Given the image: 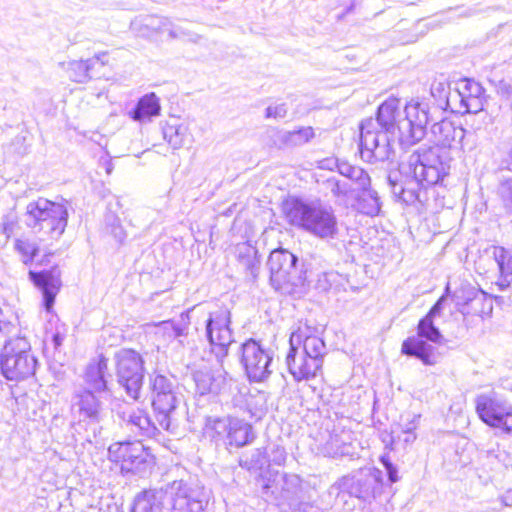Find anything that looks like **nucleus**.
Masks as SVG:
<instances>
[{"mask_svg": "<svg viewBox=\"0 0 512 512\" xmlns=\"http://www.w3.org/2000/svg\"><path fill=\"white\" fill-rule=\"evenodd\" d=\"M432 121L428 104L415 102L402 107L399 98L389 97L378 106L374 118H366L359 124L361 158L369 163L389 160L394 155L396 141L403 149L419 143Z\"/></svg>", "mask_w": 512, "mask_h": 512, "instance_id": "obj_1", "label": "nucleus"}, {"mask_svg": "<svg viewBox=\"0 0 512 512\" xmlns=\"http://www.w3.org/2000/svg\"><path fill=\"white\" fill-rule=\"evenodd\" d=\"M205 336L209 343L210 353L220 367L217 369L203 367L192 374L196 391L200 395H221L228 392L231 378L222 367L224 359L229 354L230 346L235 342L231 329V313L226 307H221L209 313L205 322Z\"/></svg>", "mask_w": 512, "mask_h": 512, "instance_id": "obj_2", "label": "nucleus"}, {"mask_svg": "<svg viewBox=\"0 0 512 512\" xmlns=\"http://www.w3.org/2000/svg\"><path fill=\"white\" fill-rule=\"evenodd\" d=\"M287 222L321 239H335L339 233L338 219L334 209L320 200L308 201L291 196L282 204Z\"/></svg>", "mask_w": 512, "mask_h": 512, "instance_id": "obj_3", "label": "nucleus"}, {"mask_svg": "<svg viewBox=\"0 0 512 512\" xmlns=\"http://www.w3.org/2000/svg\"><path fill=\"white\" fill-rule=\"evenodd\" d=\"M267 265L271 286L285 295L301 293L306 285V280L314 273L311 262H300L297 255L284 248L273 250L269 255Z\"/></svg>", "mask_w": 512, "mask_h": 512, "instance_id": "obj_4", "label": "nucleus"}, {"mask_svg": "<svg viewBox=\"0 0 512 512\" xmlns=\"http://www.w3.org/2000/svg\"><path fill=\"white\" fill-rule=\"evenodd\" d=\"M69 208V201L63 197L59 201L39 197L27 204L23 222L34 233H43L52 239H58L67 227Z\"/></svg>", "mask_w": 512, "mask_h": 512, "instance_id": "obj_5", "label": "nucleus"}, {"mask_svg": "<svg viewBox=\"0 0 512 512\" xmlns=\"http://www.w3.org/2000/svg\"><path fill=\"white\" fill-rule=\"evenodd\" d=\"M150 398L159 426L174 434L173 414L182 401L179 384L175 376L153 371L148 376Z\"/></svg>", "mask_w": 512, "mask_h": 512, "instance_id": "obj_6", "label": "nucleus"}, {"mask_svg": "<svg viewBox=\"0 0 512 512\" xmlns=\"http://www.w3.org/2000/svg\"><path fill=\"white\" fill-rule=\"evenodd\" d=\"M38 361L31 353L25 337L6 339L0 352V372L9 381H22L32 376Z\"/></svg>", "mask_w": 512, "mask_h": 512, "instance_id": "obj_7", "label": "nucleus"}, {"mask_svg": "<svg viewBox=\"0 0 512 512\" xmlns=\"http://www.w3.org/2000/svg\"><path fill=\"white\" fill-rule=\"evenodd\" d=\"M384 485L383 473L380 469L365 467L340 478L330 487L329 493L335 494L336 499L342 501H345L346 495L368 501L380 495Z\"/></svg>", "mask_w": 512, "mask_h": 512, "instance_id": "obj_8", "label": "nucleus"}, {"mask_svg": "<svg viewBox=\"0 0 512 512\" xmlns=\"http://www.w3.org/2000/svg\"><path fill=\"white\" fill-rule=\"evenodd\" d=\"M452 156L439 146L419 147L409 159V170L422 177L427 186L437 185L449 175Z\"/></svg>", "mask_w": 512, "mask_h": 512, "instance_id": "obj_9", "label": "nucleus"}, {"mask_svg": "<svg viewBox=\"0 0 512 512\" xmlns=\"http://www.w3.org/2000/svg\"><path fill=\"white\" fill-rule=\"evenodd\" d=\"M108 453L111 461L120 464L123 475L144 477L151 473L156 464L151 449L139 440L113 443Z\"/></svg>", "mask_w": 512, "mask_h": 512, "instance_id": "obj_10", "label": "nucleus"}, {"mask_svg": "<svg viewBox=\"0 0 512 512\" xmlns=\"http://www.w3.org/2000/svg\"><path fill=\"white\" fill-rule=\"evenodd\" d=\"M444 337L435 325L434 319L422 317L417 325V336L405 339L401 346L404 355L419 359L424 365H434L438 361L436 348L432 344H441Z\"/></svg>", "mask_w": 512, "mask_h": 512, "instance_id": "obj_11", "label": "nucleus"}, {"mask_svg": "<svg viewBox=\"0 0 512 512\" xmlns=\"http://www.w3.org/2000/svg\"><path fill=\"white\" fill-rule=\"evenodd\" d=\"M114 368L118 384L133 400L140 398L144 380V359L133 349L122 348L114 354Z\"/></svg>", "mask_w": 512, "mask_h": 512, "instance_id": "obj_12", "label": "nucleus"}, {"mask_svg": "<svg viewBox=\"0 0 512 512\" xmlns=\"http://www.w3.org/2000/svg\"><path fill=\"white\" fill-rule=\"evenodd\" d=\"M263 494L272 496L277 505L284 509L296 511L303 505L301 479L295 474H280L278 471L273 474L269 471L262 486Z\"/></svg>", "mask_w": 512, "mask_h": 512, "instance_id": "obj_13", "label": "nucleus"}, {"mask_svg": "<svg viewBox=\"0 0 512 512\" xmlns=\"http://www.w3.org/2000/svg\"><path fill=\"white\" fill-rule=\"evenodd\" d=\"M170 498L169 512H203L208 505V496L203 487L174 480L165 486Z\"/></svg>", "mask_w": 512, "mask_h": 512, "instance_id": "obj_14", "label": "nucleus"}, {"mask_svg": "<svg viewBox=\"0 0 512 512\" xmlns=\"http://www.w3.org/2000/svg\"><path fill=\"white\" fill-rule=\"evenodd\" d=\"M240 362L251 382H263L272 373L273 352L259 341L250 338L239 347Z\"/></svg>", "mask_w": 512, "mask_h": 512, "instance_id": "obj_15", "label": "nucleus"}, {"mask_svg": "<svg viewBox=\"0 0 512 512\" xmlns=\"http://www.w3.org/2000/svg\"><path fill=\"white\" fill-rule=\"evenodd\" d=\"M476 412L488 426L499 428L506 433L512 432V405L494 395L477 396Z\"/></svg>", "mask_w": 512, "mask_h": 512, "instance_id": "obj_16", "label": "nucleus"}, {"mask_svg": "<svg viewBox=\"0 0 512 512\" xmlns=\"http://www.w3.org/2000/svg\"><path fill=\"white\" fill-rule=\"evenodd\" d=\"M403 175L402 172H393L388 175V184L395 201L407 206L423 204L427 200V184L420 176Z\"/></svg>", "mask_w": 512, "mask_h": 512, "instance_id": "obj_17", "label": "nucleus"}, {"mask_svg": "<svg viewBox=\"0 0 512 512\" xmlns=\"http://www.w3.org/2000/svg\"><path fill=\"white\" fill-rule=\"evenodd\" d=\"M316 332L315 327L305 324L291 334L289 344L298 347L302 345V352L312 361L318 362L322 369L324 357L327 355V347L324 340L314 334Z\"/></svg>", "mask_w": 512, "mask_h": 512, "instance_id": "obj_18", "label": "nucleus"}, {"mask_svg": "<svg viewBox=\"0 0 512 512\" xmlns=\"http://www.w3.org/2000/svg\"><path fill=\"white\" fill-rule=\"evenodd\" d=\"M28 274L30 281L42 292L45 310L50 311L62 286L60 269L53 266L39 272L30 270Z\"/></svg>", "mask_w": 512, "mask_h": 512, "instance_id": "obj_19", "label": "nucleus"}, {"mask_svg": "<svg viewBox=\"0 0 512 512\" xmlns=\"http://www.w3.org/2000/svg\"><path fill=\"white\" fill-rule=\"evenodd\" d=\"M433 146H439L445 150L461 149L466 130L461 125H456L448 119H442L431 125Z\"/></svg>", "mask_w": 512, "mask_h": 512, "instance_id": "obj_20", "label": "nucleus"}, {"mask_svg": "<svg viewBox=\"0 0 512 512\" xmlns=\"http://www.w3.org/2000/svg\"><path fill=\"white\" fill-rule=\"evenodd\" d=\"M98 395L90 389L81 388L74 392L73 407L77 408L79 416L89 423H99L104 417V407Z\"/></svg>", "mask_w": 512, "mask_h": 512, "instance_id": "obj_21", "label": "nucleus"}, {"mask_svg": "<svg viewBox=\"0 0 512 512\" xmlns=\"http://www.w3.org/2000/svg\"><path fill=\"white\" fill-rule=\"evenodd\" d=\"M285 362L289 373L296 382L313 379L321 371L318 362L309 359L302 351H299L298 346L290 345Z\"/></svg>", "mask_w": 512, "mask_h": 512, "instance_id": "obj_22", "label": "nucleus"}, {"mask_svg": "<svg viewBox=\"0 0 512 512\" xmlns=\"http://www.w3.org/2000/svg\"><path fill=\"white\" fill-rule=\"evenodd\" d=\"M108 359L100 354L93 359L86 367L84 373V382L86 389L96 392L98 395L111 396L112 392L108 384Z\"/></svg>", "mask_w": 512, "mask_h": 512, "instance_id": "obj_23", "label": "nucleus"}, {"mask_svg": "<svg viewBox=\"0 0 512 512\" xmlns=\"http://www.w3.org/2000/svg\"><path fill=\"white\" fill-rule=\"evenodd\" d=\"M107 62V53L95 55L87 60H73L68 63L69 77L78 83H85L101 76L100 70Z\"/></svg>", "mask_w": 512, "mask_h": 512, "instance_id": "obj_24", "label": "nucleus"}, {"mask_svg": "<svg viewBox=\"0 0 512 512\" xmlns=\"http://www.w3.org/2000/svg\"><path fill=\"white\" fill-rule=\"evenodd\" d=\"M122 420L126 427L138 437L156 438L160 431L150 416L143 410L123 412Z\"/></svg>", "mask_w": 512, "mask_h": 512, "instance_id": "obj_25", "label": "nucleus"}, {"mask_svg": "<svg viewBox=\"0 0 512 512\" xmlns=\"http://www.w3.org/2000/svg\"><path fill=\"white\" fill-rule=\"evenodd\" d=\"M165 489H146L139 492L130 506L129 512H164Z\"/></svg>", "mask_w": 512, "mask_h": 512, "instance_id": "obj_26", "label": "nucleus"}, {"mask_svg": "<svg viewBox=\"0 0 512 512\" xmlns=\"http://www.w3.org/2000/svg\"><path fill=\"white\" fill-rule=\"evenodd\" d=\"M493 258L499 272L496 285L500 291H504L512 284V252L502 246H495Z\"/></svg>", "mask_w": 512, "mask_h": 512, "instance_id": "obj_27", "label": "nucleus"}, {"mask_svg": "<svg viewBox=\"0 0 512 512\" xmlns=\"http://www.w3.org/2000/svg\"><path fill=\"white\" fill-rule=\"evenodd\" d=\"M256 438L253 426L243 419L232 418V426L228 433L226 445L244 447L251 444Z\"/></svg>", "mask_w": 512, "mask_h": 512, "instance_id": "obj_28", "label": "nucleus"}, {"mask_svg": "<svg viewBox=\"0 0 512 512\" xmlns=\"http://www.w3.org/2000/svg\"><path fill=\"white\" fill-rule=\"evenodd\" d=\"M161 106L155 93H149L141 97L135 107L129 112L130 117L139 122L150 121L158 116Z\"/></svg>", "mask_w": 512, "mask_h": 512, "instance_id": "obj_29", "label": "nucleus"}, {"mask_svg": "<svg viewBox=\"0 0 512 512\" xmlns=\"http://www.w3.org/2000/svg\"><path fill=\"white\" fill-rule=\"evenodd\" d=\"M237 259L239 265L244 269L252 281L257 279L260 269V256L256 247L242 243L237 246Z\"/></svg>", "mask_w": 512, "mask_h": 512, "instance_id": "obj_30", "label": "nucleus"}, {"mask_svg": "<svg viewBox=\"0 0 512 512\" xmlns=\"http://www.w3.org/2000/svg\"><path fill=\"white\" fill-rule=\"evenodd\" d=\"M309 262H311V268L314 273L306 280V283L309 285L315 282V289L327 292L332 286L331 277H334L332 272L326 271L327 262L320 256H312Z\"/></svg>", "mask_w": 512, "mask_h": 512, "instance_id": "obj_31", "label": "nucleus"}, {"mask_svg": "<svg viewBox=\"0 0 512 512\" xmlns=\"http://www.w3.org/2000/svg\"><path fill=\"white\" fill-rule=\"evenodd\" d=\"M338 172L352 181L356 185V189H367L371 185L369 174L361 167L350 164L344 160H337Z\"/></svg>", "mask_w": 512, "mask_h": 512, "instance_id": "obj_32", "label": "nucleus"}, {"mask_svg": "<svg viewBox=\"0 0 512 512\" xmlns=\"http://www.w3.org/2000/svg\"><path fill=\"white\" fill-rule=\"evenodd\" d=\"M360 194L356 198L358 210L367 216H376L381 210L380 197L377 191L371 189H358Z\"/></svg>", "mask_w": 512, "mask_h": 512, "instance_id": "obj_33", "label": "nucleus"}, {"mask_svg": "<svg viewBox=\"0 0 512 512\" xmlns=\"http://www.w3.org/2000/svg\"><path fill=\"white\" fill-rule=\"evenodd\" d=\"M431 96L434 98L437 108L447 110L450 107V84L444 75L432 81L430 86Z\"/></svg>", "mask_w": 512, "mask_h": 512, "instance_id": "obj_34", "label": "nucleus"}, {"mask_svg": "<svg viewBox=\"0 0 512 512\" xmlns=\"http://www.w3.org/2000/svg\"><path fill=\"white\" fill-rule=\"evenodd\" d=\"M232 418H208L206 421L207 434L215 441L222 440L226 444L232 426Z\"/></svg>", "mask_w": 512, "mask_h": 512, "instance_id": "obj_35", "label": "nucleus"}, {"mask_svg": "<svg viewBox=\"0 0 512 512\" xmlns=\"http://www.w3.org/2000/svg\"><path fill=\"white\" fill-rule=\"evenodd\" d=\"M314 135L312 127H301L297 130L283 132L280 141L286 147H296L309 142Z\"/></svg>", "mask_w": 512, "mask_h": 512, "instance_id": "obj_36", "label": "nucleus"}, {"mask_svg": "<svg viewBox=\"0 0 512 512\" xmlns=\"http://www.w3.org/2000/svg\"><path fill=\"white\" fill-rule=\"evenodd\" d=\"M457 85L456 97L459 99L484 96L485 89L479 82L473 79H463Z\"/></svg>", "mask_w": 512, "mask_h": 512, "instance_id": "obj_37", "label": "nucleus"}, {"mask_svg": "<svg viewBox=\"0 0 512 512\" xmlns=\"http://www.w3.org/2000/svg\"><path fill=\"white\" fill-rule=\"evenodd\" d=\"M186 128L182 125H166L163 127V137L173 149H179L184 145Z\"/></svg>", "mask_w": 512, "mask_h": 512, "instance_id": "obj_38", "label": "nucleus"}, {"mask_svg": "<svg viewBox=\"0 0 512 512\" xmlns=\"http://www.w3.org/2000/svg\"><path fill=\"white\" fill-rule=\"evenodd\" d=\"M497 194L505 213L512 216V177L500 181Z\"/></svg>", "mask_w": 512, "mask_h": 512, "instance_id": "obj_39", "label": "nucleus"}, {"mask_svg": "<svg viewBox=\"0 0 512 512\" xmlns=\"http://www.w3.org/2000/svg\"><path fill=\"white\" fill-rule=\"evenodd\" d=\"M169 38L178 40H187L192 43H197L201 39V36L193 31L183 28L171 22V25L167 32Z\"/></svg>", "mask_w": 512, "mask_h": 512, "instance_id": "obj_40", "label": "nucleus"}, {"mask_svg": "<svg viewBox=\"0 0 512 512\" xmlns=\"http://www.w3.org/2000/svg\"><path fill=\"white\" fill-rule=\"evenodd\" d=\"M15 249L24 257V264L32 262L39 251L38 246L34 242L23 239L16 240Z\"/></svg>", "mask_w": 512, "mask_h": 512, "instance_id": "obj_41", "label": "nucleus"}, {"mask_svg": "<svg viewBox=\"0 0 512 512\" xmlns=\"http://www.w3.org/2000/svg\"><path fill=\"white\" fill-rule=\"evenodd\" d=\"M106 225L108 232L114 237L118 243H123L126 238V232L120 223V219L115 215L106 217Z\"/></svg>", "mask_w": 512, "mask_h": 512, "instance_id": "obj_42", "label": "nucleus"}, {"mask_svg": "<svg viewBox=\"0 0 512 512\" xmlns=\"http://www.w3.org/2000/svg\"><path fill=\"white\" fill-rule=\"evenodd\" d=\"M171 22L169 18L162 16H148L145 19V25L156 33H167Z\"/></svg>", "mask_w": 512, "mask_h": 512, "instance_id": "obj_43", "label": "nucleus"}, {"mask_svg": "<svg viewBox=\"0 0 512 512\" xmlns=\"http://www.w3.org/2000/svg\"><path fill=\"white\" fill-rule=\"evenodd\" d=\"M483 97H475V98H461L460 101V109L458 112L461 113H473L476 114L483 109Z\"/></svg>", "mask_w": 512, "mask_h": 512, "instance_id": "obj_44", "label": "nucleus"}, {"mask_svg": "<svg viewBox=\"0 0 512 512\" xmlns=\"http://www.w3.org/2000/svg\"><path fill=\"white\" fill-rule=\"evenodd\" d=\"M326 184L334 197H346L353 190L346 182H342L335 178L328 179Z\"/></svg>", "mask_w": 512, "mask_h": 512, "instance_id": "obj_45", "label": "nucleus"}, {"mask_svg": "<svg viewBox=\"0 0 512 512\" xmlns=\"http://www.w3.org/2000/svg\"><path fill=\"white\" fill-rule=\"evenodd\" d=\"M379 461L386 471L387 482L390 485L393 483H396L399 480L397 466L391 462V460L387 454L380 456Z\"/></svg>", "mask_w": 512, "mask_h": 512, "instance_id": "obj_46", "label": "nucleus"}, {"mask_svg": "<svg viewBox=\"0 0 512 512\" xmlns=\"http://www.w3.org/2000/svg\"><path fill=\"white\" fill-rule=\"evenodd\" d=\"M164 325L165 331L169 337L177 339L188 334V328H186L185 324H180L176 322V320L167 321Z\"/></svg>", "mask_w": 512, "mask_h": 512, "instance_id": "obj_47", "label": "nucleus"}, {"mask_svg": "<svg viewBox=\"0 0 512 512\" xmlns=\"http://www.w3.org/2000/svg\"><path fill=\"white\" fill-rule=\"evenodd\" d=\"M286 460V451L279 445H273L269 451H267V463H273L281 466Z\"/></svg>", "mask_w": 512, "mask_h": 512, "instance_id": "obj_48", "label": "nucleus"}, {"mask_svg": "<svg viewBox=\"0 0 512 512\" xmlns=\"http://www.w3.org/2000/svg\"><path fill=\"white\" fill-rule=\"evenodd\" d=\"M487 456L489 458L496 459L499 463H501L504 467H512V452H508L506 450H501L497 448L491 449L487 451Z\"/></svg>", "mask_w": 512, "mask_h": 512, "instance_id": "obj_49", "label": "nucleus"}, {"mask_svg": "<svg viewBox=\"0 0 512 512\" xmlns=\"http://www.w3.org/2000/svg\"><path fill=\"white\" fill-rule=\"evenodd\" d=\"M16 319L14 321L5 318L2 309L0 308V334L4 337H10L17 332Z\"/></svg>", "mask_w": 512, "mask_h": 512, "instance_id": "obj_50", "label": "nucleus"}, {"mask_svg": "<svg viewBox=\"0 0 512 512\" xmlns=\"http://www.w3.org/2000/svg\"><path fill=\"white\" fill-rule=\"evenodd\" d=\"M287 115L286 104L282 103L276 106H268L265 110L266 118L281 119Z\"/></svg>", "mask_w": 512, "mask_h": 512, "instance_id": "obj_51", "label": "nucleus"}, {"mask_svg": "<svg viewBox=\"0 0 512 512\" xmlns=\"http://www.w3.org/2000/svg\"><path fill=\"white\" fill-rule=\"evenodd\" d=\"M416 425L410 423L406 426V428L401 432L400 435L397 436V443L403 442L405 445H409L413 443L416 439V435L414 433V429Z\"/></svg>", "mask_w": 512, "mask_h": 512, "instance_id": "obj_52", "label": "nucleus"}, {"mask_svg": "<svg viewBox=\"0 0 512 512\" xmlns=\"http://www.w3.org/2000/svg\"><path fill=\"white\" fill-rule=\"evenodd\" d=\"M500 165L502 169L512 172V137L507 141Z\"/></svg>", "mask_w": 512, "mask_h": 512, "instance_id": "obj_53", "label": "nucleus"}, {"mask_svg": "<svg viewBox=\"0 0 512 512\" xmlns=\"http://www.w3.org/2000/svg\"><path fill=\"white\" fill-rule=\"evenodd\" d=\"M447 300V296L444 294L442 295L435 303L434 305L430 308V310L428 311V313L425 315L429 318H433L435 319L436 317L440 316L442 311H443V308H444V304Z\"/></svg>", "mask_w": 512, "mask_h": 512, "instance_id": "obj_54", "label": "nucleus"}, {"mask_svg": "<svg viewBox=\"0 0 512 512\" xmlns=\"http://www.w3.org/2000/svg\"><path fill=\"white\" fill-rule=\"evenodd\" d=\"M267 463V451L256 449L251 456V464L253 467L262 468Z\"/></svg>", "mask_w": 512, "mask_h": 512, "instance_id": "obj_55", "label": "nucleus"}, {"mask_svg": "<svg viewBox=\"0 0 512 512\" xmlns=\"http://www.w3.org/2000/svg\"><path fill=\"white\" fill-rule=\"evenodd\" d=\"M380 437L386 449H395L394 446L397 444V440L396 437L393 435V432L389 433L387 431H383L381 432Z\"/></svg>", "mask_w": 512, "mask_h": 512, "instance_id": "obj_56", "label": "nucleus"}, {"mask_svg": "<svg viewBox=\"0 0 512 512\" xmlns=\"http://www.w3.org/2000/svg\"><path fill=\"white\" fill-rule=\"evenodd\" d=\"M498 93L501 96H505L507 98L512 97V84L505 81H500L498 85Z\"/></svg>", "mask_w": 512, "mask_h": 512, "instance_id": "obj_57", "label": "nucleus"}, {"mask_svg": "<svg viewBox=\"0 0 512 512\" xmlns=\"http://www.w3.org/2000/svg\"><path fill=\"white\" fill-rule=\"evenodd\" d=\"M64 337L65 335L58 329L52 334L51 342L55 350H58L62 346Z\"/></svg>", "mask_w": 512, "mask_h": 512, "instance_id": "obj_58", "label": "nucleus"}, {"mask_svg": "<svg viewBox=\"0 0 512 512\" xmlns=\"http://www.w3.org/2000/svg\"><path fill=\"white\" fill-rule=\"evenodd\" d=\"M468 293L469 296L466 298L465 304L474 301H481L485 297V294L482 291H475L474 288H471Z\"/></svg>", "mask_w": 512, "mask_h": 512, "instance_id": "obj_59", "label": "nucleus"}, {"mask_svg": "<svg viewBox=\"0 0 512 512\" xmlns=\"http://www.w3.org/2000/svg\"><path fill=\"white\" fill-rule=\"evenodd\" d=\"M499 500L504 507L512 506V489L507 490L503 495L499 497Z\"/></svg>", "mask_w": 512, "mask_h": 512, "instance_id": "obj_60", "label": "nucleus"}, {"mask_svg": "<svg viewBox=\"0 0 512 512\" xmlns=\"http://www.w3.org/2000/svg\"><path fill=\"white\" fill-rule=\"evenodd\" d=\"M176 322H179L180 324H185L186 328L189 329L190 325V310L184 311L180 314V319Z\"/></svg>", "mask_w": 512, "mask_h": 512, "instance_id": "obj_61", "label": "nucleus"}, {"mask_svg": "<svg viewBox=\"0 0 512 512\" xmlns=\"http://www.w3.org/2000/svg\"><path fill=\"white\" fill-rule=\"evenodd\" d=\"M298 512H320L317 507L310 505L309 503L304 502L300 509H297Z\"/></svg>", "mask_w": 512, "mask_h": 512, "instance_id": "obj_62", "label": "nucleus"}, {"mask_svg": "<svg viewBox=\"0 0 512 512\" xmlns=\"http://www.w3.org/2000/svg\"><path fill=\"white\" fill-rule=\"evenodd\" d=\"M106 171L109 174L111 172V167H107Z\"/></svg>", "mask_w": 512, "mask_h": 512, "instance_id": "obj_63", "label": "nucleus"}]
</instances>
